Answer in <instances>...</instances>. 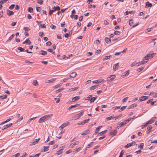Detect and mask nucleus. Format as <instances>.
I'll use <instances>...</instances> for the list:
<instances>
[{"label":"nucleus","mask_w":157,"mask_h":157,"mask_svg":"<svg viewBox=\"0 0 157 157\" xmlns=\"http://www.w3.org/2000/svg\"><path fill=\"white\" fill-rule=\"evenodd\" d=\"M39 27L41 28H46V25L44 24H40L39 25Z\"/></svg>","instance_id":"nucleus-44"},{"label":"nucleus","mask_w":157,"mask_h":157,"mask_svg":"<svg viewBox=\"0 0 157 157\" xmlns=\"http://www.w3.org/2000/svg\"><path fill=\"white\" fill-rule=\"evenodd\" d=\"M79 105V104H76L74 105H71L70 107L68 108V110H69L71 109L72 108H74L76 107H77Z\"/></svg>","instance_id":"nucleus-19"},{"label":"nucleus","mask_w":157,"mask_h":157,"mask_svg":"<svg viewBox=\"0 0 157 157\" xmlns=\"http://www.w3.org/2000/svg\"><path fill=\"white\" fill-rule=\"evenodd\" d=\"M155 121V119H151L150 121H148L147 123L148 124H151L153 123Z\"/></svg>","instance_id":"nucleus-28"},{"label":"nucleus","mask_w":157,"mask_h":157,"mask_svg":"<svg viewBox=\"0 0 157 157\" xmlns=\"http://www.w3.org/2000/svg\"><path fill=\"white\" fill-rule=\"evenodd\" d=\"M149 98L148 96H142L139 99L140 100V101H143L146 100Z\"/></svg>","instance_id":"nucleus-7"},{"label":"nucleus","mask_w":157,"mask_h":157,"mask_svg":"<svg viewBox=\"0 0 157 157\" xmlns=\"http://www.w3.org/2000/svg\"><path fill=\"white\" fill-rule=\"evenodd\" d=\"M59 150L57 151L56 153V154L58 155H59L60 154H61L62 153L61 150H63V149L61 148V147H60L59 148Z\"/></svg>","instance_id":"nucleus-32"},{"label":"nucleus","mask_w":157,"mask_h":157,"mask_svg":"<svg viewBox=\"0 0 157 157\" xmlns=\"http://www.w3.org/2000/svg\"><path fill=\"white\" fill-rule=\"evenodd\" d=\"M20 155V153H17L16 154L13 155V157H18Z\"/></svg>","instance_id":"nucleus-60"},{"label":"nucleus","mask_w":157,"mask_h":157,"mask_svg":"<svg viewBox=\"0 0 157 157\" xmlns=\"http://www.w3.org/2000/svg\"><path fill=\"white\" fill-rule=\"evenodd\" d=\"M97 97H94L91 98L90 100V103H91L93 102L97 98Z\"/></svg>","instance_id":"nucleus-26"},{"label":"nucleus","mask_w":157,"mask_h":157,"mask_svg":"<svg viewBox=\"0 0 157 157\" xmlns=\"http://www.w3.org/2000/svg\"><path fill=\"white\" fill-rule=\"evenodd\" d=\"M126 124V123L124 121H123L122 122L119 123L118 124V126L119 127H121L123 126Z\"/></svg>","instance_id":"nucleus-15"},{"label":"nucleus","mask_w":157,"mask_h":157,"mask_svg":"<svg viewBox=\"0 0 157 157\" xmlns=\"http://www.w3.org/2000/svg\"><path fill=\"white\" fill-rule=\"evenodd\" d=\"M116 77V75H111L107 78V81L108 83H109V82L113 81Z\"/></svg>","instance_id":"nucleus-3"},{"label":"nucleus","mask_w":157,"mask_h":157,"mask_svg":"<svg viewBox=\"0 0 157 157\" xmlns=\"http://www.w3.org/2000/svg\"><path fill=\"white\" fill-rule=\"evenodd\" d=\"M98 80L99 81L98 82H99V83H101V82H104L105 81L103 79L100 78V79H98Z\"/></svg>","instance_id":"nucleus-55"},{"label":"nucleus","mask_w":157,"mask_h":157,"mask_svg":"<svg viewBox=\"0 0 157 157\" xmlns=\"http://www.w3.org/2000/svg\"><path fill=\"white\" fill-rule=\"evenodd\" d=\"M131 120V118H128V119L125 120L124 121L126 123H128L129 122V121H130Z\"/></svg>","instance_id":"nucleus-56"},{"label":"nucleus","mask_w":157,"mask_h":157,"mask_svg":"<svg viewBox=\"0 0 157 157\" xmlns=\"http://www.w3.org/2000/svg\"><path fill=\"white\" fill-rule=\"evenodd\" d=\"M40 54L42 55H45L47 54V52L46 51L41 50L40 52Z\"/></svg>","instance_id":"nucleus-21"},{"label":"nucleus","mask_w":157,"mask_h":157,"mask_svg":"<svg viewBox=\"0 0 157 157\" xmlns=\"http://www.w3.org/2000/svg\"><path fill=\"white\" fill-rule=\"evenodd\" d=\"M18 50H19L20 52H23L25 50V49L21 47H18L17 48Z\"/></svg>","instance_id":"nucleus-35"},{"label":"nucleus","mask_w":157,"mask_h":157,"mask_svg":"<svg viewBox=\"0 0 157 157\" xmlns=\"http://www.w3.org/2000/svg\"><path fill=\"white\" fill-rule=\"evenodd\" d=\"M15 6V5L14 4H12L9 7V9L10 10H12L13 9Z\"/></svg>","instance_id":"nucleus-49"},{"label":"nucleus","mask_w":157,"mask_h":157,"mask_svg":"<svg viewBox=\"0 0 157 157\" xmlns=\"http://www.w3.org/2000/svg\"><path fill=\"white\" fill-rule=\"evenodd\" d=\"M129 71H127L125 72L124 74V75L125 76H128L129 74Z\"/></svg>","instance_id":"nucleus-59"},{"label":"nucleus","mask_w":157,"mask_h":157,"mask_svg":"<svg viewBox=\"0 0 157 157\" xmlns=\"http://www.w3.org/2000/svg\"><path fill=\"white\" fill-rule=\"evenodd\" d=\"M36 11L38 12H40L41 11V9L40 7H36Z\"/></svg>","instance_id":"nucleus-61"},{"label":"nucleus","mask_w":157,"mask_h":157,"mask_svg":"<svg viewBox=\"0 0 157 157\" xmlns=\"http://www.w3.org/2000/svg\"><path fill=\"white\" fill-rule=\"evenodd\" d=\"M80 98L79 96H77L73 98L72 99V101L75 102L78 100Z\"/></svg>","instance_id":"nucleus-14"},{"label":"nucleus","mask_w":157,"mask_h":157,"mask_svg":"<svg viewBox=\"0 0 157 157\" xmlns=\"http://www.w3.org/2000/svg\"><path fill=\"white\" fill-rule=\"evenodd\" d=\"M117 133V131L116 130H111L110 132V135L113 136H115Z\"/></svg>","instance_id":"nucleus-8"},{"label":"nucleus","mask_w":157,"mask_h":157,"mask_svg":"<svg viewBox=\"0 0 157 157\" xmlns=\"http://www.w3.org/2000/svg\"><path fill=\"white\" fill-rule=\"evenodd\" d=\"M111 57V55L109 56H106L103 59V60H106L109 59Z\"/></svg>","instance_id":"nucleus-36"},{"label":"nucleus","mask_w":157,"mask_h":157,"mask_svg":"<svg viewBox=\"0 0 157 157\" xmlns=\"http://www.w3.org/2000/svg\"><path fill=\"white\" fill-rule=\"evenodd\" d=\"M133 143L134 144H135V142H134V143H129L128 144H127V145H125L124 146V147L126 148H128V147H130L132 145Z\"/></svg>","instance_id":"nucleus-16"},{"label":"nucleus","mask_w":157,"mask_h":157,"mask_svg":"<svg viewBox=\"0 0 157 157\" xmlns=\"http://www.w3.org/2000/svg\"><path fill=\"white\" fill-rule=\"evenodd\" d=\"M13 124L11 123L10 124H6L5 125H4L3 127L1 128V130H4L5 129L9 127H10Z\"/></svg>","instance_id":"nucleus-5"},{"label":"nucleus","mask_w":157,"mask_h":157,"mask_svg":"<svg viewBox=\"0 0 157 157\" xmlns=\"http://www.w3.org/2000/svg\"><path fill=\"white\" fill-rule=\"evenodd\" d=\"M144 145V143H141L140 144V145H139V147H140L141 149H143Z\"/></svg>","instance_id":"nucleus-52"},{"label":"nucleus","mask_w":157,"mask_h":157,"mask_svg":"<svg viewBox=\"0 0 157 157\" xmlns=\"http://www.w3.org/2000/svg\"><path fill=\"white\" fill-rule=\"evenodd\" d=\"M31 41L29 40V39H27L25 41L23 42V44H25V43H27L28 44H30L31 43Z\"/></svg>","instance_id":"nucleus-18"},{"label":"nucleus","mask_w":157,"mask_h":157,"mask_svg":"<svg viewBox=\"0 0 157 157\" xmlns=\"http://www.w3.org/2000/svg\"><path fill=\"white\" fill-rule=\"evenodd\" d=\"M107 131V130H105L104 131H102L101 132L99 133L98 134V135H99L100 136L102 134H104Z\"/></svg>","instance_id":"nucleus-33"},{"label":"nucleus","mask_w":157,"mask_h":157,"mask_svg":"<svg viewBox=\"0 0 157 157\" xmlns=\"http://www.w3.org/2000/svg\"><path fill=\"white\" fill-rule=\"evenodd\" d=\"M50 27L52 29H55L56 28V26L53 24L51 25Z\"/></svg>","instance_id":"nucleus-62"},{"label":"nucleus","mask_w":157,"mask_h":157,"mask_svg":"<svg viewBox=\"0 0 157 157\" xmlns=\"http://www.w3.org/2000/svg\"><path fill=\"white\" fill-rule=\"evenodd\" d=\"M81 147H79L78 148H76L75 149V151H74V152L76 153V152L78 151H79L81 149Z\"/></svg>","instance_id":"nucleus-48"},{"label":"nucleus","mask_w":157,"mask_h":157,"mask_svg":"<svg viewBox=\"0 0 157 157\" xmlns=\"http://www.w3.org/2000/svg\"><path fill=\"white\" fill-rule=\"evenodd\" d=\"M148 60V57L147 56H145L143 59V64H145L146 63Z\"/></svg>","instance_id":"nucleus-11"},{"label":"nucleus","mask_w":157,"mask_h":157,"mask_svg":"<svg viewBox=\"0 0 157 157\" xmlns=\"http://www.w3.org/2000/svg\"><path fill=\"white\" fill-rule=\"evenodd\" d=\"M124 152L123 151V150H122L120 153L119 157H122L123 155Z\"/></svg>","instance_id":"nucleus-57"},{"label":"nucleus","mask_w":157,"mask_h":157,"mask_svg":"<svg viewBox=\"0 0 157 157\" xmlns=\"http://www.w3.org/2000/svg\"><path fill=\"white\" fill-rule=\"evenodd\" d=\"M70 123L69 122H67L66 123H63L61 125L64 128L67 126Z\"/></svg>","instance_id":"nucleus-30"},{"label":"nucleus","mask_w":157,"mask_h":157,"mask_svg":"<svg viewBox=\"0 0 157 157\" xmlns=\"http://www.w3.org/2000/svg\"><path fill=\"white\" fill-rule=\"evenodd\" d=\"M92 95H89L86 98V100H90L91 98H92Z\"/></svg>","instance_id":"nucleus-47"},{"label":"nucleus","mask_w":157,"mask_h":157,"mask_svg":"<svg viewBox=\"0 0 157 157\" xmlns=\"http://www.w3.org/2000/svg\"><path fill=\"white\" fill-rule=\"evenodd\" d=\"M137 106V104H133L130 105L128 108V109H133L134 108V107H136Z\"/></svg>","instance_id":"nucleus-17"},{"label":"nucleus","mask_w":157,"mask_h":157,"mask_svg":"<svg viewBox=\"0 0 157 157\" xmlns=\"http://www.w3.org/2000/svg\"><path fill=\"white\" fill-rule=\"evenodd\" d=\"M119 63H118L114 65L113 67V70L114 71H116L118 69V67H119Z\"/></svg>","instance_id":"nucleus-4"},{"label":"nucleus","mask_w":157,"mask_h":157,"mask_svg":"<svg viewBox=\"0 0 157 157\" xmlns=\"http://www.w3.org/2000/svg\"><path fill=\"white\" fill-rule=\"evenodd\" d=\"M122 115L121 114V115H118V116H116L115 117H114L113 118H114L115 119V120H116V119L121 117V116H122Z\"/></svg>","instance_id":"nucleus-51"},{"label":"nucleus","mask_w":157,"mask_h":157,"mask_svg":"<svg viewBox=\"0 0 157 157\" xmlns=\"http://www.w3.org/2000/svg\"><path fill=\"white\" fill-rule=\"evenodd\" d=\"M79 142L78 141H76V142H74L70 144V148H72L73 147V146L75 145H76L78 144Z\"/></svg>","instance_id":"nucleus-12"},{"label":"nucleus","mask_w":157,"mask_h":157,"mask_svg":"<svg viewBox=\"0 0 157 157\" xmlns=\"http://www.w3.org/2000/svg\"><path fill=\"white\" fill-rule=\"evenodd\" d=\"M128 97H126L125 98L122 100V102L123 103H124L127 101L128 99Z\"/></svg>","instance_id":"nucleus-46"},{"label":"nucleus","mask_w":157,"mask_h":157,"mask_svg":"<svg viewBox=\"0 0 157 157\" xmlns=\"http://www.w3.org/2000/svg\"><path fill=\"white\" fill-rule=\"evenodd\" d=\"M7 95H4L2 96H0V98H1V99H5L7 98Z\"/></svg>","instance_id":"nucleus-43"},{"label":"nucleus","mask_w":157,"mask_h":157,"mask_svg":"<svg viewBox=\"0 0 157 157\" xmlns=\"http://www.w3.org/2000/svg\"><path fill=\"white\" fill-rule=\"evenodd\" d=\"M105 42L106 43H108L109 42H110L111 41V39L110 38H108V37H105Z\"/></svg>","instance_id":"nucleus-34"},{"label":"nucleus","mask_w":157,"mask_h":157,"mask_svg":"<svg viewBox=\"0 0 157 157\" xmlns=\"http://www.w3.org/2000/svg\"><path fill=\"white\" fill-rule=\"evenodd\" d=\"M52 43L50 41H48L46 43V45L47 46H50L52 44Z\"/></svg>","instance_id":"nucleus-45"},{"label":"nucleus","mask_w":157,"mask_h":157,"mask_svg":"<svg viewBox=\"0 0 157 157\" xmlns=\"http://www.w3.org/2000/svg\"><path fill=\"white\" fill-rule=\"evenodd\" d=\"M40 154V153H39L34 155L33 156L31 155L29 157H38Z\"/></svg>","instance_id":"nucleus-37"},{"label":"nucleus","mask_w":157,"mask_h":157,"mask_svg":"<svg viewBox=\"0 0 157 157\" xmlns=\"http://www.w3.org/2000/svg\"><path fill=\"white\" fill-rule=\"evenodd\" d=\"M14 36V34H13L12 35L10 36L8 38V40H11L13 38V37Z\"/></svg>","instance_id":"nucleus-42"},{"label":"nucleus","mask_w":157,"mask_h":157,"mask_svg":"<svg viewBox=\"0 0 157 157\" xmlns=\"http://www.w3.org/2000/svg\"><path fill=\"white\" fill-rule=\"evenodd\" d=\"M80 117L79 115V114H77L75 115L74 116L72 117V120H75L76 119H77L78 118Z\"/></svg>","instance_id":"nucleus-13"},{"label":"nucleus","mask_w":157,"mask_h":157,"mask_svg":"<svg viewBox=\"0 0 157 157\" xmlns=\"http://www.w3.org/2000/svg\"><path fill=\"white\" fill-rule=\"evenodd\" d=\"M56 79V78H52V79L49 80H48L47 82H46L47 83H49L50 82H53Z\"/></svg>","instance_id":"nucleus-25"},{"label":"nucleus","mask_w":157,"mask_h":157,"mask_svg":"<svg viewBox=\"0 0 157 157\" xmlns=\"http://www.w3.org/2000/svg\"><path fill=\"white\" fill-rule=\"evenodd\" d=\"M152 6V4L151 3H150L149 2H147L146 3L145 7L147 6H148L149 7H151Z\"/></svg>","instance_id":"nucleus-24"},{"label":"nucleus","mask_w":157,"mask_h":157,"mask_svg":"<svg viewBox=\"0 0 157 157\" xmlns=\"http://www.w3.org/2000/svg\"><path fill=\"white\" fill-rule=\"evenodd\" d=\"M49 147V146H44V151H47Z\"/></svg>","instance_id":"nucleus-40"},{"label":"nucleus","mask_w":157,"mask_h":157,"mask_svg":"<svg viewBox=\"0 0 157 157\" xmlns=\"http://www.w3.org/2000/svg\"><path fill=\"white\" fill-rule=\"evenodd\" d=\"M53 114H52L45 115L40 118L38 121L39 123H41L48 120L52 116Z\"/></svg>","instance_id":"nucleus-1"},{"label":"nucleus","mask_w":157,"mask_h":157,"mask_svg":"<svg viewBox=\"0 0 157 157\" xmlns=\"http://www.w3.org/2000/svg\"><path fill=\"white\" fill-rule=\"evenodd\" d=\"M54 12V11H53L52 10H50L49 11V14L51 16L52 14V13Z\"/></svg>","instance_id":"nucleus-64"},{"label":"nucleus","mask_w":157,"mask_h":157,"mask_svg":"<svg viewBox=\"0 0 157 157\" xmlns=\"http://www.w3.org/2000/svg\"><path fill=\"white\" fill-rule=\"evenodd\" d=\"M114 117H113V116H111L109 117H106V121H108L109 120H110L112 119H113Z\"/></svg>","instance_id":"nucleus-31"},{"label":"nucleus","mask_w":157,"mask_h":157,"mask_svg":"<svg viewBox=\"0 0 157 157\" xmlns=\"http://www.w3.org/2000/svg\"><path fill=\"white\" fill-rule=\"evenodd\" d=\"M76 75L77 74L75 72H73L72 73H71L70 75H69V78H74L76 77Z\"/></svg>","instance_id":"nucleus-10"},{"label":"nucleus","mask_w":157,"mask_h":157,"mask_svg":"<svg viewBox=\"0 0 157 157\" xmlns=\"http://www.w3.org/2000/svg\"><path fill=\"white\" fill-rule=\"evenodd\" d=\"M43 1L42 0H38L37 3L40 5L43 4Z\"/></svg>","instance_id":"nucleus-58"},{"label":"nucleus","mask_w":157,"mask_h":157,"mask_svg":"<svg viewBox=\"0 0 157 157\" xmlns=\"http://www.w3.org/2000/svg\"><path fill=\"white\" fill-rule=\"evenodd\" d=\"M40 140V138H39L38 139H35V140H33L32 142H30V146H32L34 145H35L36 144H37V143L39 142V140Z\"/></svg>","instance_id":"nucleus-2"},{"label":"nucleus","mask_w":157,"mask_h":157,"mask_svg":"<svg viewBox=\"0 0 157 157\" xmlns=\"http://www.w3.org/2000/svg\"><path fill=\"white\" fill-rule=\"evenodd\" d=\"M89 131V129L86 130L84 131L83 132H82V135H85L86 134H88Z\"/></svg>","instance_id":"nucleus-22"},{"label":"nucleus","mask_w":157,"mask_h":157,"mask_svg":"<svg viewBox=\"0 0 157 157\" xmlns=\"http://www.w3.org/2000/svg\"><path fill=\"white\" fill-rule=\"evenodd\" d=\"M13 13H14L13 11L10 10H7V14L8 16H11L13 15Z\"/></svg>","instance_id":"nucleus-9"},{"label":"nucleus","mask_w":157,"mask_h":157,"mask_svg":"<svg viewBox=\"0 0 157 157\" xmlns=\"http://www.w3.org/2000/svg\"><path fill=\"white\" fill-rule=\"evenodd\" d=\"M127 106H123L121 107V109L119 110V112H121L122 111L124 110L126 107Z\"/></svg>","instance_id":"nucleus-38"},{"label":"nucleus","mask_w":157,"mask_h":157,"mask_svg":"<svg viewBox=\"0 0 157 157\" xmlns=\"http://www.w3.org/2000/svg\"><path fill=\"white\" fill-rule=\"evenodd\" d=\"M62 85V84H57L54 87V88H57L58 87H59L60 86H61Z\"/></svg>","instance_id":"nucleus-54"},{"label":"nucleus","mask_w":157,"mask_h":157,"mask_svg":"<svg viewBox=\"0 0 157 157\" xmlns=\"http://www.w3.org/2000/svg\"><path fill=\"white\" fill-rule=\"evenodd\" d=\"M8 0H2L0 1V3H1V4H3L6 2Z\"/></svg>","instance_id":"nucleus-50"},{"label":"nucleus","mask_w":157,"mask_h":157,"mask_svg":"<svg viewBox=\"0 0 157 157\" xmlns=\"http://www.w3.org/2000/svg\"><path fill=\"white\" fill-rule=\"evenodd\" d=\"M137 63H136L135 62H134L132 63V64L131 65V66L132 67L134 66H135L136 64H137Z\"/></svg>","instance_id":"nucleus-63"},{"label":"nucleus","mask_w":157,"mask_h":157,"mask_svg":"<svg viewBox=\"0 0 157 157\" xmlns=\"http://www.w3.org/2000/svg\"><path fill=\"white\" fill-rule=\"evenodd\" d=\"M132 19L131 18L129 21V25L131 26H132V24H133V22L132 21Z\"/></svg>","instance_id":"nucleus-39"},{"label":"nucleus","mask_w":157,"mask_h":157,"mask_svg":"<svg viewBox=\"0 0 157 157\" xmlns=\"http://www.w3.org/2000/svg\"><path fill=\"white\" fill-rule=\"evenodd\" d=\"M152 128V127L151 125L149 126L147 128V131L146 132L147 133H149L151 132V129Z\"/></svg>","instance_id":"nucleus-20"},{"label":"nucleus","mask_w":157,"mask_h":157,"mask_svg":"<svg viewBox=\"0 0 157 157\" xmlns=\"http://www.w3.org/2000/svg\"><path fill=\"white\" fill-rule=\"evenodd\" d=\"M98 86V85H95L91 86L90 88V90H93L95 89L96 88H97Z\"/></svg>","instance_id":"nucleus-23"},{"label":"nucleus","mask_w":157,"mask_h":157,"mask_svg":"<svg viewBox=\"0 0 157 157\" xmlns=\"http://www.w3.org/2000/svg\"><path fill=\"white\" fill-rule=\"evenodd\" d=\"M23 29L25 30V31H28L30 30V29L28 28V27H25L23 28Z\"/></svg>","instance_id":"nucleus-53"},{"label":"nucleus","mask_w":157,"mask_h":157,"mask_svg":"<svg viewBox=\"0 0 157 157\" xmlns=\"http://www.w3.org/2000/svg\"><path fill=\"white\" fill-rule=\"evenodd\" d=\"M33 84L34 86H37L38 85V83L37 80H34L33 81Z\"/></svg>","instance_id":"nucleus-29"},{"label":"nucleus","mask_w":157,"mask_h":157,"mask_svg":"<svg viewBox=\"0 0 157 157\" xmlns=\"http://www.w3.org/2000/svg\"><path fill=\"white\" fill-rule=\"evenodd\" d=\"M155 53H149L147 55V56L148 57V58H149V59H151L155 55H156Z\"/></svg>","instance_id":"nucleus-6"},{"label":"nucleus","mask_w":157,"mask_h":157,"mask_svg":"<svg viewBox=\"0 0 157 157\" xmlns=\"http://www.w3.org/2000/svg\"><path fill=\"white\" fill-rule=\"evenodd\" d=\"M33 8L31 7H29L28 8V11L30 13L32 12L33 11Z\"/></svg>","instance_id":"nucleus-41"},{"label":"nucleus","mask_w":157,"mask_h":157,"mask_svg":"<svg viewBox=\"0 0 157 157\" xmlns=\"http://www.w3.org/2000/svg\"><path fill=\"white\" fill-rule=\"evenodd\" d=\"M37 117H33V118H30V119H29L28 121H27V124H29L30 123V122L31 121H32V120H34V119H35Z\"/></svg>","instance_id":"nucleus-27"}]
</instances>
